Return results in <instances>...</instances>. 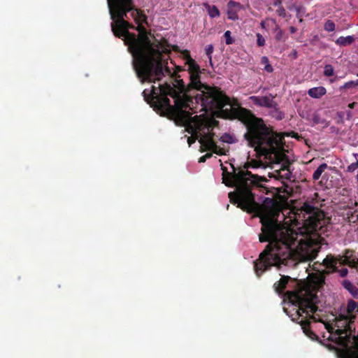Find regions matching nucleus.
I'll use <instances>...</instances> for the list:
<instances>
[{
	"label": "nucleus",
	"instance_id": "32",
	"mask_svg": "<svg viewBox=\"0 0 358 358\" xmlns=\"http://www.w3.org/2000/svg\"><path fill=\"white\" fill-rule=\"evenodd\" d=\"M337 116L338 120L337 121L338 123H343L344 122V113L343 112L337 113Z\"/></svg>",
	"mask_w": 358,
	"mask_h": 358
},
{
	"label": "nucleus",
	"instance_id": "8",
	"mask_svg": "<svg viewBox=\"0 0 358 358\" xmlns=\"http://www.w3.org/2000/svg\"><path fill=\"white\" fill-rule=\"evenodd\" d=\"M274 96L269 94L264 96H252L250 99L253 102L254 104L261 106L266 107L270 108L271 106H275V101H273Z\"/></svg>",
	"mask_w": 358,
	"mask_h": 358
},
{
	"label": "nucleus",
	"instance_id": "37",
	"mask_svg": "<svg viewBox=\"0 0 358 358\" xmlns=\"http://www.w3.org/2000/svg\"><path fill=\"white\" fill-rule=\"evenodd\" d=\"M261 62H262V64H265V66H266L267 64H269V63H268V57H266V56H263V57H262V59H261Z\"/></svg>",
	"mask_w": 358,
	"mask_h": 358
},
{
	"label": "nucleus",
	"instance_id": "6",
	"mask_svg": "<svg viewBox=\"0 0 358 358\" xmlns=\"http://www.w3.org/2000/svg\"><path fill=\"white\" fill-rule=\"evenodd\" d=\"M352 320H345L341 322H336V326L338 328L334 331L335 338L331 341L339 345H343L345 343L349 341V336H348V331L351 329V323Z\"/></svg>",
	"mask_w": 358,
	"mask_h": 358
},
{
	"label": "nucleus",
	"instance_id": "40",
	"mask_svg": "<svg viewBox=\"0 0 358 358\" xmlns=\"http://www.w3.org/2000/svg\"><path fill=\"white\" fill-rule=\"evenodd\" d=\"M352 266L358 268V258L357 259H353L352 262Z\"/></svg>",
	"mask_w": 358,
	"mask_h": 358
},
{
	"label": "nucleus",
	"instance_id": "39",
	"mask_svg": "<svg viewBox=\"0 0 358 358\" xmlns=\"http://www.w3.org/2000/svg\"><path fill=\"white\" fill-rule=\"evenodd\" d=\"M282 0H275L273 2V6H282Z\"/></svg>",
	"mask_w": 358,
	"mask_h": 358
},
{
	"label": "nucleus",
	"instance_id": "5",
	"mask_svg": "<svg viewBox=\"0 0 358 358\" xmlns=\"http://www.w3.org/2000/svg\"><path fill=\"white\" fill-rule=\"evenodd\" d=\"M285 296L289 301L294 306L299 307L296 313V317H292L293 321L297 322L301 324L303 333L311 339L317 338V336L309 328V322L301 320H299L301 314L299 310L310 315L317 310L316 303L318 301L317 296L315 292L306 287H298L294 290H287Z\"/></svg>",
	"mask_w": 358,
	"mask_h": 358
},
{
	"label": "nucleus",
	"instance_id": "18",
	"mask_svg": "<svg viewBox=\"0 0 358 358\" xmlns=\"http://www.w3.org/2000/svg\"><path fill=\"white\" fill-rule=\"evenodd\" d=\"M355 41L353 36H348L346 37L341 36L336 40V43L341 45H346L351 44Z\"/></svg>",
	"mask_w": 358,
	"mask_h": 358
},
{
	"label": "nucleus",
	"instance_id": "17",
	"mask_svg": "<svg viewBox=\"0 0 358 358\" xmlns=\"http://www.w3.org/2000/svg\"><path fill=\"white\" fill-rule=\"evenodd\" d=\"M355 316L350 315L345 310L343 313H340L338 316L335 317L336 322H341L345 320H352L355 319Z\"/></svg>",
	"mask_w": 358,
	"mask_h": 358
},
{
	"label": "nucleus",
	"instance_id": "14",
	"mask_svg": "<svg viewBox=\"0 0 358 358\" xmlns=\"http://www.w3.org/2000/svg\"><path fill=\"white\" fill-rule=\"evenodd\" d=\"M313 122L315 124H322L324 127L329 126V122L324 118H322L318 113H314L312 117Z\"/></svg>",
	"mask_w": 358,
	"mask_h": 358
},
{
	"label": "nucleus",
	"instance_id": "33",
	"mask_svg": "<svg viewBox=\"0 0 358 358\" xmlns=\"http://www.w3.org/2000/svg\"><path fill=\"white\" fill-rule=\"evenodd\" d=\"M339 273L341 277H345L348 273V270L346 268H343L339 271Z\"/></svg>",
	"mask_w": 358,
	"mask_h": 358
},
{
	"label": "nucleus",
	"instance_id": "4",
	"mask_svg": "<svg viewBox=\"0 0 358 358\" xmlns=\"http://www.w3.org/2000/svg\"><path fill=\"white\" fill-rule=\"evenodd\" d=\"M234 114L239 117L246 127L243 136L248 145L253 148L259 157L264 156L269 164H281L280 171H285V173L280 176L290 180L291 163L281 146V138L268 128L262 119L255 117L249 110L236 108L234 110Z\"/></svg>",
	"mask_w": 358,
	"mask_h": 358
},
{
	"label": "nucleus",
	"instance_id": "19",
	"mask_svg": "<svg viewBox=\"0 0 358 358\" xmlns=\"http://www.w3.org/2000/svg\"><path fill=\"white\" fill-rule=\"evenodd\" d=\"M292 8L296 13V17L301 18L306 13V8L303 6L294 5ZM300 22H302V19H300Z\"/></svg>",
	"mask_w": 358,
	"mask_h": 358
},
{
	"label": "nucleus",
	"instance_id": "3",
	"mask_svg": "<svg viewBox=\"0 0 358 358\" xmlns=\"http://www.w3.org/2000/svg\"><path fill=\"white\" fill-rule=\"evenodd\" d=\"M114 36L124 40L133 57L141 83L157 80V39L143 25L147 17L134 8L133 0H107Z\"/></svg>",
	"mask_w": 358,
	"mask_h": 358
},
{
	"label": "nucleus",
	"instance_id": "46",
	"mask_svg": "<svg viewBox=\"0 0 358 358\" xmlns=\"http://www.w3.org/2000/svg\"><path fill=\"white\" fill-rule=\"evenodd\" d=\"M204 157H206V159H209L212 157V153H206Z\"/></svg>",
	"mask_w": 358,
	"mask_h": 358
},
{
	"label": "nucleus",
	"instance_id": "34",
	"mask_svg": "<svg viewBox=\"0 0 358 358\" xmlns=\"http://www.w3.org/2000/svg\"><path fill=\"white\" fill-rule=\"evenodd\" d=\"M229 18L233 20L238 19V15L236 13H228Z\"/></svg>",
	"mask_w": 358,
	"mask_h": 358
},
{
	"label": "nucleus",
	"instance_id": "13",
	"mask_svg": "<svg viewBox=\"0 0 358 358\" xmlns=\"http://www.w3.org/2000/svg\"><path fill=\"white\" fill-rule=\"evenodd\" d=\"M343 285L355 298H358V287L348 280L343 282Z\"/></svg>",
	"mask_w": 358,
	"mask_h": 358
},
{
	"label": "nucleus",
	"instance_id": "25",
	"mask_svg": "<svg viewBox=\"0 0 358 358\" xmlns=\"http://www.w3.org/2000/svg\"><path fill=\"white\" fill-rule=\"evenodd\" d=\"M224 36L225 38L226 44L230 45L234 43V40L231 37V31H229V30L226 31L224 34Z\"/></svg>",
	"mask_w": 358,
	"mask_h": 358
},
{
	"label": "nucleus",
	"instance_id": "41",
	"mask_svg": "<svg viewBox=\"0 0 358 358\" xmlns=\"http://www.w3.org/2000/svg\"><path fill=\"white\" fill-rule=\"evenodd\" d=\"M346 118L347 120H350L352 117V113L350 110L346 112Z\"/></svg>",
	"mask_w": 358,
	"mask_h": 358
},
{
	"label": "nucleus",
	"instance_id": "35",
	"mask_svg": "<svg viewBox=\"0 0 358 358\" xmlns=\"http://www.w3.org/2000/svg\"><path fill=\"white\" fill-rule=\"evenodd\" d=\"M264 70L268 73H271L273 72V69L272 67V66L269 64H267L265 66H264Z\"/></svg>",
	"mask_w": 358,
	"mask_h": 358
},
{
	"label": "nucleus",
	"instance_id": "47",
	"mask_svg": "<svg viewBox=\"0 0 358 358\" xmlns=\"http://www.w3.org/2000/svg\"><path fill=\"white\" fill-rule=\"evenodd\" d=\"M353 155H354L355 158L356 159V162H358V154L354 153Z\"/></svg>",
	"mask_w": 358,
	"mask_h": 358
},
{
	"label": "nucleus",
	"instance_id": "38",
	"mask_svg": "<svg viewBox=\"0 0 358 358\" xmlns=\"http://www.w3.org/2000/svg\"><path fill=\"white\" fill-rule=\"evenodd\" d=\"M325 328L327 329V330L330 332V333H332L333 332V330H334V328L329 324H325Z\"/></svg>",
	"mask_w": 358,
	"mask_h": 358
},
{
	"label": "nucleus",
	"instance_id": "50",
	"mask_svg": "<svg viewBox=\"0 0 358 358\" xmlns=\"http://www.w3.org/2000/svg\"><path fill=\"white\" fill-rule=\"evenodd\" d=\"M357 76H358V73H357Z\"/></svg>",
	"mask_w": 358,
	"mask_h": 358
},
{
	"label": "nucleus",
	"instance_id": "21",
	"mask_svg": "<svg viewBox=\"0 0 358 358\" xmlns=\"http://www.w3.org/2000/svg\"><path fill=\"white\" fill-rule=\"evenodd\" d=\"M357 87H358V80H351L345 83L343 85L340 87V90H341L343 89H351L355 88Z\"/></svg>",
	"mask_w": 358,
	"mask_h": 358
},
{
	"label": "nucleus",
	"instance_id": "12",
	"mask_svg": "<svg viewBox=\"0 0 358 358\" xmlns=\"http://www.w3.org/2000/svg\"><path fill=\"white\" fill-rule=\"evenodd\" d=\"M270 108V115L273 117H274L277 120H281L284 118L285 114L280 110L278 105L276 102L275 103V106H271Z\"/></svg>",
	"mask_w": 358,
	"mask_h": 358
},
{
	"label": "nucleus",
	"instance_id": "43",
	"mask_svg": "<svg viewBox=\"0 0 358 358\" xmlns=\"http://www.w3.org/2000/svg\"><path fill=\"white\" fill-rule=\"evenodd\" d=\"M206 161V157H204V155H203V156H202V157H201L199 158V163H203V162H205Z\"/></svg>",
	"mask_w": 358,
	"mask_h": 358
},
{
	"label": "nucleus",
	"instance_id": "20",
	"mask_svg": "<svg viewBox=\"0 0 358 358\" xmlns=\"http://www.w3.org/2000/svg\"><path fill=\"white\" fill-rule=\"evenodd\" d=\"M220 141L223 143H229V144L234 143L236 141L234 136H231L229 134H227V133L224 134L220 137Z\"/></svg>",
	"mask_w": 358,
	"mask_h": 358
},
{
	"label": "nucleus",
	"instance_id": "36",
	"mask_svg": "<svg viewBox=\"0 0 358 358\" xmlns=\"http://www.w3.org/2000/svg\"><path fill=\"white\" fill-rule=\"evenodd\" d=\"M282 35H283V32H282V30H280V31L277 33V34H276V36H275V39H276V40H278V41H280V40H281V38H282Z\"/></svg>",
	"mask_w": 358,
	"mask_h": 358
},
{
	"label": "nucleus",
	"instance_id": "42",
	"mask_svg": "<svg viewBox=\"0 0 358 358\" xmlns=\"http://www.w3.org/2000/svg\"><path fill=\"white\" fill-rule=\"evenodd\" d=\"M357 104V102H352L348 105V107L351 109L354 108L355 106Z\"/></svg>",
	"mask_w": 358,
	"mask_h": 358
},
{
	"label": "nucleus",
	"instance_id": "16",
	"mask_svg": "<svg viewBox=\"0 0 358 358\" xmlns=\"http://www.w3.org/2000/svg\"><path fill=\"white\" fill-rule=\"evenodd\" d=\"M204 6L208 9V15L210 17H219L220 13L215 6H210L208 3H204Z\"/></svg>",
	"mask_w": 358,
	"mask_h": 358
},
{
	"label": "nucleus",
	"instance_id": "11",
	"mask_svg": "<svg viewBox=\"0 0 358 358\" xmlns=\"http://www.w3.org/2000/svg\"><path fill=\"white\" fill-rule=\"evenodd\" d=\"M327 92L325 87H313L308 90V94L315 99H320L323 95H324Z\"/></svg>",
	"mask_w": 358,
	"mask_h": 358
},
{
	"label": "nucleus",
	"instance_id": "10",
	"mask_svg": "<svg viewBox=\"0 0 358 358\" xmlns=\"http://www.w3.org/2000/svg\"><path fill=\"white\" fill-rule=\"evenodd\" d=\"M290 280L289 277L282 276L278 282L273 285V287L277 293L281 294L283 293L284 289L286 288V285L288 281Z\"/></svg>",
	"mask_w": 358,
	"mask_h": 358
},
{
	"label": "nucleus",
	"instance_id": "31",
	"mask_svg": "<svg viewBox=\"0 0 358 358\" xmlns=\"http://www.w3.org/2000/svg\"><path fill=\"white\" fill-rule=\"evenodd\" d=\"M321 225H320V223L319 221L317 222H314L313 224H312V231H317L318 229H320L321 228Z\"/></svg>",
	"mask_w": 358,
	"mask_h": 358
},
{
	"label": "nucleus",
	"instance_id": "45",
	"mask_svg": "<svg viewBox=\"0 0 358 358\" xmlns=\"http://www.w3.org/2000/svg\"><path fill=\"white\" fill-rule=\"evenodd\" d=\"M204 157H206V159H209L212 157V153H206Z\"/></svg>",
	"mask_w": 358,
	"mask_h": 358
},
{
	"label": "nucleus",
	"instance_id": "27",
	"mask_svg": "<svg viewBox=\"0 0 358 358\" xmlns=\"http://www.w3.org/2000/svg\"><path fill=\"white\" fill-rule=\"evenodd\" d=\"M213 52V45L210 44V45H208L206 48V53L210 60V62H211V59H212V53Z\"/></svg>",
	"mask_w": 358,
	"mask_h": 358
},
{
	"label": "nucleus",
	"instance_id": "30",
	"mask_svg": "<svg viewBox=\"0 0 358 358\" xmlns=\"http://www.w3.org/2000/svg\"><path fill=\"white\" fill-rule=\"evenodd\" d=\"M278 8L277 9L276 12L280 16H282L283 17H285L286 11L285 9L283 8L282 6H278Z\"/></svg>",
	"mask_w": 358,
	"mask_h": 358
},
{
	"label": "nucleus",
	"instance_id": "1",
	"mask_svg": "<svg viewBox=\"0 0 358 358\" xmlns=\"http://www.w3.org/2000/svg\"><path fill=\"white\" fill-rule=\"evenodd\" d=\"M169 51V47H164L158 40V114L173 120L178 126L185 127L192 135L187 139L189 145L198 140L201 152L211 150L215 154L224 155L223 149L215 143L213 134L208 131L207 117L203 115L192 117L190 110L196 103L205 112L222 110L228 117L242 122L239 117L235 116L234 110L243 108L238 106L237 101L232 103L221 91L202 83L200 66L191 57L185 63L189 78L186 85L182 79H180L172 62L160 58L162 52Z\"/></svg>",
	"mask_w": 358,
	"mask_h": 358
},
{
	"label": "nucleus",
	"instance_id": "29",
	"mask_svg": "<svg viewBox=\"0 0 358 358\" xmlns=\"http://www.w3.org/2000/svg\"><path fill=\"white\" fill-rule=\"evenodd\" d=\"M358 168V161L355 163H352L347 168L348 172H354Z\"/></svg>",
	"mask_w": 358,
	"mask_h": 358
},
{
	"label": "nucleus",
	"instance_id": "44",
	"mask_svg": "<svg viewBox=\"0 0 358 358\" xmlns=\"http://www.w3.org/2000/svg\"><path fill=\"white\" fill-rule=\"evenodd\" d=\"M289 30L292 34H294L296 31V29L294 27H290Z\"/></svg>",
	"mask_w": 358,
	"mask_h": 358
},
{
	"label": "nucleus",
	"instance_id": "15",
	"mask_svg": "<svg viewBox=\"0 0 358 358\" xmlns=\"http://www.w3.org/2000/svg\"><path fill=\"white\" fill-rule=\"evenodd\" d=\"M328 168V166L326 163H322L318 167L317 169L314 171L313 174V179L314 180H317L322 173L324 171L325 169H327Z\"/></svg>",
	"mask_w": 358,
	"mask_h": 358
},
{
	"label": "nucleus",
	"instance_id": "9",
	"mask_svg": "<svg viewBox=\"0 0 358 358\" xmlns=\"http://www.w3.org/2000/svg\"><path fill=\"white\" fill-rule=\"evenodd\" d=\"M336 264V262L333 258L327 257L326 258L324 259L322 262V265L325 266L327 270L322 271V273L320 275L318 279L319 284L322 285L324 283V275L328 274L331 273L332 271H334V268L335 267Z\"/></svg>",
	"mask_w": 358,
	"mask_h": 358
},
{
	"label": "nucleus",
	"instance_id": "49",
	"mask_svg": "<svg viewBox=\"0 0 358 358\" xmlns=\"http://www.w3.org/2000/svg\"><path fill=\"white\" fill-rule=\"evenodd\" d=\"M357 181H358V173H357Z\"/></svg>",
	"mask_w": 358,
	"mask_h": 358
},
{
	"label": "nucleus",
	"instance_id": "26",
	"mask_svg": "<svg viewBox=\"0 0 358 358\" xmlns=\"http://www.w3.org/2000/svg\"><path fill=\"white\" fill-rule=\"evenodd\" d=\"M257 44L259 47L264 46L265 45V39L259 33L257 34Z\"/></svg>",
	"mask_w": 358,
	"mask_h": 358
},
{
	"label": "nucleus",
	"instance_id": "2",
	"mask_svg": "<svg viewBox=\"0 0 358 358\" xmlns=\"http://www.w3.org/2000/svg\"><path fill=\"white\" fill-rule=\"evenodd\" d=\"M250 166L248 164L244 169L236 170L232 166V173L222 168V180L227 186L236 188V194H229L231 201L237 203V207L248 213H255L259 217L262 223L259 241L268 242L259 258L254 262V270L257 275L260 277L271 266H294L299 262L315 258V254L312 246L302 240L298 241L297 234L278 220L280 208L275 199L264 197L262 204L255 201L252 189L259 188L261 192L267 194L268 188L262 185L267 179L252 174L248 170Z\"/></svg>",
	"mask_w": 358,
	"mask_h": 358
},
{
	"label": "nucleus",
	"instance_id": "28",
	"mask_svg": "<svg viewBox=\"0 0 358 358\" xmlns=\"http://www.w3.org/2000/svg\"><path fill=\"white\" fill-rule=\"evenodd\" d=\"M306 211L309 214H315V208L309 204H304Z\"/></svg>",
	"mask_w": 358,
	"mask_h": 358
},
{
	"label": "nucleus",
	"instance_id": "22",
	"mask_svg": "<svg viewBox=\"0 0 358 358\" xmlns=\"http://www.w3.org/2000/svg\"><path fill=\"white\" fill-rule=\"evenodd\" d=\"M357 308V303L353 300H349L348 302L347 309L345 310L349 315L352 313Z\"/></svg>",
	"mask_w": 358,
	"mask_h": 358
},
{
	"label": "nucleus",
	"instance_id": "23",
	"mask_svg": "<svg viewBox=\"0 0 358 358\" xmlns=\"http://www.w3.org/2000/svg\"><path fill=\"white\" fill-rule=\"evenodd\" d=\"M324 29L327 31H333L335 29V24L332 20H328L324 25Z\"/></svg>",
	"mask_w": 358,
	"mask_h": 358
},
{
	"label": "nucleus",
	"instance_id": "7",
	"mask_svg": "<svg viewBox=\"0 0 358 358\" xmlns=\"http://www.w3.org/2000/svg\"><path fill=\"white\" fill-rule=\"evenodd\" d=\"M145 101L152 108L153 110L157 112V92L155 85H152L149 89H145L142 92Z\"/></svg>",
	"mask_w": 358,
	"mask_h": 358
},
{
	"label": "nucleus",
	"instance_id": "24",
	"mask_svg": "<svg viewBox=\"0 0 358 358\" xmlns=\"http://www.w3.org/2000/svg\"><path fill=\"white\" fill-rule=\"evenodd\" d=\"M334 68L331 65L327 64L324 66V75L329 77L334 75Z\"/></svg>",
	"mask_w": 358,
	"mask_h": 358
},
{
	"label": "nucleus",
	"instance_id": "48",
	"mask_svg": "<svg viewBox=\"0 0 358 358\" xmlns=\"http://www.w3.org/2000/svg\"><path fill=\"white\" fill-rule=\"evenodd\" d=\"M329 169L330 170H336V168L335 167H333V168L332 167H329Z\"/></svg>",
	"mask_w": 358,
	"mask_h": 358
}]
</instances>
